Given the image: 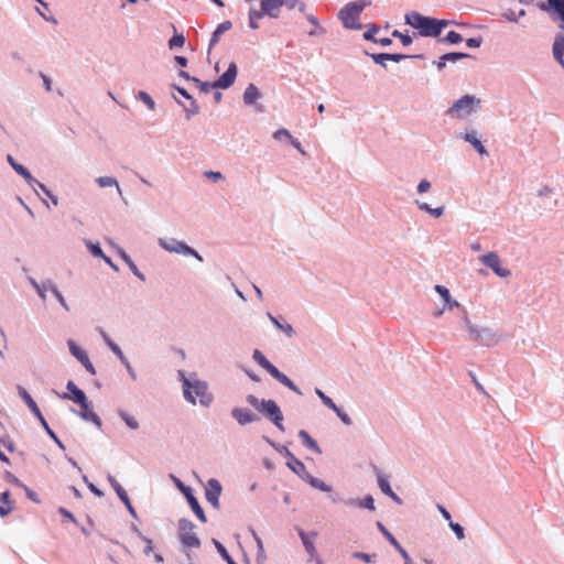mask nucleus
Segmentation results:
<instances>
[{
	"mask_svg": "<svg viewBox=\"0 0 564 564\" xmlns=\"http://www.w3.org/2000/svg\"><path fill=\"white\" fill-rule=\"evenodd\" d=\"M404 20L406 24L417 30L419 34L423 37H438L446 26L455 23L453 20L436 19L423 15L416 11L406 13Z\"/></svg>",
	"mask_w": 564,
	"mask_h": 564,
	"instance_id": "obj_1",
	"label": "nucleus"
},
{
	"mask_svg": "<svg viewBox=\"0 0 564 564\" xmlns=\"http://www.w3.org/2000/svg\"><path fill=\"white\" fill-rule=\"evenodd\" d=\"M246 402L270 421L279 431L285 432L284 416L280 405L272 399H259L254 394H248Z\"/></svg>",
	"mask_w": 564,
	"mask_h": 564,
	"instance_id": "obj_2",
	"label": "nucleus"
},
{
	"mask_svg": "<svg viewBox=\"0 0 564 564\" xmlns=\"http://www.w3.org/2000/svg\"><path fill=\"white\" fill-rule=\"evenodd\" d=\"M178 379L183 383V394L184 399L192 403L196 404V397L199 398V403L204 406H209L213 402V395L208 393V384L203 380L196 379L192 382L187 377L184 370L177 371Z\"/></svg>",
	"mask_w": 564,
	"mask_h": 564,
	"instance_id": "obj_3",
	"label": "nucleus"
},
{
	"mask_svg": "<svg viewBox=\"0 0 564 564\" xmlns=\"http://www.w3.org/2000/svg\"><path fill=\"white\" fill-rule=\"evenodd\" d=\"M369 0H357L346 3L338 12V19L347 30H361L362 24L359 22L360 15L365 8L370 6Z\"/></svg>",
	"mask_w": 564,
	"mask_h": 564,
	"instance_id": "obj_4",
	"label": "nucleus"
},
{
	"mask_svg": "<svg viewBox=\"0 0 564 564\" xmlns=\"http://www.w3.org/2000/svg\"><path fill=\"white\" fill-rule=\"evenodd\" d=\"M19 397L25 402L30 411L34 414V416L39 420L40 424L46 432V434L54 441V443L62 449L65 451L64 443L59 440L57 434L50 427L46 419L42 414L40 408L37 406L36 402L33 400L31 394L22 387H17Z\"/></svg>",
	"mask_w": 564,
	"mask_h": 564,
	"instance_id": "obj_5",
	"label": "nucleus"
},
{
	"mask_svg": "<svg viewBox=\"0 0 564 564\" xmlns=\"http://www.w3.org/2000/svg\"><path fill=\"white\" fill-rule=\"evenodd\" d=\"M480 104V99L474 95H464L446 110V115L452 118L463 119L478 111L481 108Z\"/></svg>",
	"mask_w": 564,
	"mask_h": 564,
	"instance_id": "obj_6",
	"label": "nucleus"
},
{
	"mask_svg": "<svg viewBox=\"0 0 564 564\" xmlns=\"http://www.w3.org/2000/svg\"><path fill=\"white\" fill-rule=\"evenodd\" d=\"M262 440L288 459L286 466L300 478L307 470L303 462L296 458L294 454L288 448V446L276 443L265 435L262 436Z\"/></svg>",
	"mask_w": 564,
	"mask_h": 564,
	"instance_id": "obj_7",
	"label": "nucleus"
},
{
	"mask_svg": "<svg viewBox=\"0 0 564 564\" xmlns=\"http://www.w3.org/2000/svg\"><path fill=\"white\" fill-rule=\"evenodd\" d=\"M158 243L167 252L183 254L185 257H193L199 262L204 261L203 257L184 241L177 240L175 238H159Z\"/></svg>",
	"mask_w": 564,
	"mask_h": 564,
	"instance_id": "obj_8",
	"label": "nucleus"
},
{
	"mask_svg": "<svg viewBox=\"0 0 564 564\" xmlns=\"http://www.w3.org/2000/svg\"><path fill=\"white\" fill-rule=\"evenodd\" d=\"M195 528L194 522L189 519L182 518L178 520L177 536L183 547L192 549L200 546V540L195 533Z\"/></svg>",
	"mask_w": 564,
	"mask_h": 564,
	"instance_id": "obj_9",
	"label": "nucleus"
},
{
	"mask_svg": "<svg viewBox=\"0 0 564 564\" xmlns=\"http://www.w3.org/2000/svg\"><path fill=\"white\" fill-rule=\"evenodd\" d=\"M171 478L175 485V487L184 495V497L186 498L192 511L195 513V516L197 517V519L203 522V523H206L207 522V518H206V514H205V511L204 509L202 508L198 499L195 497L194 492H193V489L185 485L181 479H178L177 477H175L174 475H171Z\"/></svg>",
	"mask_w": 564,
	"mask_h": 564,
	"instance_id": "obj_10",
	"label": "nucleus"
},
{
	"mask_svg": "<svg viewBox=\"0 0 564 564\" xmlns=\"http://www.w3.org/2000/svg\"><path fill=\"white\" fill-rule=\"evenodd\" d=\"M470 339L481 346L494 347L499 344L500 336L490 327H480L470 329Z\"/></svg>",
	"mask_w": 564,
	"mask_h": 564,
	"instance_id": "obj_11",
	"label": "nucleus"
},
{
	"mask_svg": "<svg viewBox=\"0 0 564 564\" xmlns=\"http://www.w3.org/2000/svg\"><path fill=\"white\" fill-rule=\"evenodd\" d=\"M373 471L377 477V484L383 495L391 498L397 505H403V500L392 490L390 486V475L384 474L378 466L373 465Z\"/></svg>",
	"mask_w": 564,
	"mask_h": 564,
	"instance_id": "obj_12",
	"label": "nucleus"
},
{
	"mask_svg": "<svg viewBox=\"0 0 564 564\" xmlns=\"http://www.w3.org/2000/svg\"><path fill=\"white\" fill-rule=\"evenodd\" d=\"M479 261L490 268L500 278H508L511 275V271L509 269L501 267L500 257L495 251H489L480 256Z\"/></svg>",
	"mask_w": 564,
	"mask_h": 564,
	"instance_id": "obj_13",
	"label": "nucleus"
},
{
	"mask_svg": "<svg viewBox=\"0 0 564 564\" xmlns=\"http://www.w3.org/2000/svg\"><path fill=\"white\" fill-rule=\"evenodd\" d=\"M230 415L240 426H246L261 420L257 413L252 412L248 408H232Z\"/></svg>",
	"mask_w": 564,
	"mask_h": 564,
	"instance_id": "obj_14",
	"label": "nucleus"
},
{
	"mask_svg": "<svg viewBox=\"0 0 564 564\" xmlns=\"http://www.w3.org/2000/svg\"><path fill=\"white\" fill-rule=\"evenodd\" d=\"M107 480L110 484V486L112 487V489L116 491L118 498L126 506V508H127L128 512L130 513V516L132 518L137 519L138 518L137 511H135L134 507L132 506L131 500H130L127 491L122 488V486L117 481V479L112 475L109 474L108 477H107Z\"/></svg>",
	"mask_w": 564,
	"mask_h": 564,
	"instance_id": "obj_15",
	"label": "nucleus"
},
{
	"mask_svg": "<svg viewBox=\"0 0 564 564\" xmlns=\"http://www.w3.org/2000/svg\"><path fill=\"white\" fill-rule=\"evenodd\" d=\"M78 405L82 409L80 411H77L76 409L70 408V412L78 415L82 420H84L86 422H91L94 425H96L98 429H100L102 425V421L99 417V415L93 411L91 402L88 401V399L86 398V404H84V405L78 404Z\"/></svg>",
	"mask_w": 564,
	"mask_h": 564,
	"instance_id": "obj_16",
	"label": "nucleus"
},
{
	"mask_svg": "<svg viewBox=\"0 0 564 564\" xmlns=\"http://www.w3.org/2000/svg\"><path fill=\"white\" fill-rule=\"evenodd\" d=\"M67 392L57 393V395L63 400H72L76 404H86V393L77 387V384L69 380L66 383Z\"/></svg>",
	"mask_w": 564,
	"mask_h": 564,
	"instance_id": "obj_17",
	"label": "nucleus"
},
{
	"mask_svg": "<svg viewBox=\"0 0 564 564\" xmlns=\"http://www.w3.org/2000/svg\"><path fill=\"white\" fill-rule=\"evenodd\" d=\"M377 528L381 532V534L387 539V541L395 549V552H399L402 558L404 560V564H413L411 557L406 550L398 542L394 535L384 527V524L380 521L377 522Z\"/></svg>",
	"mask_w": 564,
	"mask_h": 564,
	"instance_id": "obj_18",
	"label": "nucleus"
},
{
	"mask_svg": "<svg viewBox=\"0 0 564 564\" xmlns=\"http://www.w3.org/2000/svg\"><path fill=\"white\" fill-rule=\"evenodd\" d=\"M221 491V484L216 478L208 479L205 490V498L215 509H219V497Z\"/></svg>",
	"mask_w": 564,
	"mask_h": 564,
	"instance_id": "obj_19",
	"label": "nucleus"
},
{
	"mask_svg": "<svg viewBox=\"0 0 564 564\" xmlns=\"http://www.w3.org/2000/svg\"><path fill=\"white\" fill-rule=\"evenodd\" d=\"M238 67L235 62L229 63L228 68L215 80L217 89H228L237 78Z\"/></svg>",
	"mask_w": 564,
	"mask_h": 564,
	"instance_id": "obj_20",
	"label": "nucleus"
},
{
	"mask_svg": "<svg viewBox=\"0 0 564 564\" xmlns=\"http://www.w3.org/2000/svg\"><path fill=\"white\" fill-rule=\"evenodd\" d=\"M295 529L297 531L299 536L302 540V543H303V546H304L306 553L311 557H316L317 551H316V547L314 544V540L317 538V532L316 531L306 532L300 527H296Z\"/></svg>",
	"mask_w": 564,
	"mask_h": 564,
	"instance_id": "obj_21",
	"label": "nucleus"
},
{
	"mask_svg": "<svg viewBox=\"0 0 564 564\" xmlns=\"http://www.w3.org/2000/svg\"><path fill=\"white\" fill-rule=\"evenodd\" d=\"M471 54L465 52H449L443 54L437 61H433L432 64L436 66L438 72H442L446 64L455 63L459 59L471 58Z\"/></svg>",
	"mask_w": 564,
	"mask_h": 564,
	"instance_id": "obj_22",
	"label": "nucleus"
},
{
	"mask_svg": "<svg viewBox=\"0 0 564 564\" xmlns=\"http://www.w3.org/2000/svg\"><path fill=\"white\" fill-rule=\"evenodd\" d=\"M7 162L17 172V174H19L21 177H23L25 180V182L33 189H35V183H37V180L35 177H33V175L30 173V171L24 165L18 163L11 154L7 155Z\"/></svg>",
	"mask_w": 564,
	"mask_h": 564,
	"instance_id": "obj_23",
	"label": "nucleus"
},
{
	"mask_svg": "<svg viewBox=\"0 0 564 564\" xmlns=\"http://www.w3.org/2000/svg\"><path fill=\"white\" fill-rule=\"evenodd\" d=\"M460 138L471 144L474 149L479 153L480 156L488 155V151L479 140L477 131L475 129L466 130L465 133L460 134Z\"/></svg>",
	"mask_w": 564,
	"mask_h": 564,
	"instance_id": "obj_24",
	"label": "nucleus"
},
{
	"mask_svg": "<svg viewBox=\"0 0 564 564\" xmlns=\"http://www.w3.org/2000/svg\"><path fill=\"white\" fill-rule=\"evenodd\" d=\"M284 0H261L260 11L271 19L279 18V10L283 7Z\"/></svg>",
	"mask_w": 564,
	"mask_h": 564,
	"instance_id": "obj_25",
	"label": "nucleus"
},
{
	"mask_svg": "<svg viewBox=\"0 0 564 564\" xmlns=\"http://www.w3.org/2000/svg\"><path fill=\"white\" fill-rule=\"evenodd\" d=\"M343 503L346 507H358L360 509H367L369 511H375V499L371 495H367L364 498H349L347 500H343Z\"/></svg>",
	"mask_w": 564,
	"mask_h": 564,
	"instance_id": "obj_26",
	"label": "nucleus"
},
{
	"mask_svg": "<svg viewBox=\"0 0 564 564\" xmlns=\"http://www.w3.org/2000/svg\"><path fill=\"white\" fill-rule=\"evenodd\" d=\"M270 376L274 378L278 382L296 393L297 395H302L301 389L282 371L275 368Z\"/></svg>",
	"mask_w": 564,
	"mask_h": 564,
	"instance_id": "obj_27",
	"label": "nucleus"
},
{
	"mask_svg": "<svg viewBox=\"0 0 564 564\" xmlns=\"http://www.w3.org/2000/svg\"><path fill=\"white\" fill-rule=\"evenodd\" d=\"M434 290L442 297L443 303H444V308L453 310L454 307L460 306V304L456 300L452 299L451 292L446 286L436 284L434 286Z\"/></svg>",
	"mask_w": 564,
	"mask_h": 564,
	"instance_id": "obj_28",
	"label": "nucleus"
},
{
	"mask_svg": "<svg viewBox=\"0 0 564 564\" xmlns=\"http://www.w3.org/2000/svg\"><path fill=\"white\" fill-rule=\"evenodd\" d=\"M232 28V23L229 20H226L218 24V26L215 29V31L212 33L209 45H208V53H210L212 48L219 42L220 35L227 31H229Z\"/></svg>",
	"mask_w": 564,
	"mask_h": 564,
	"instance_id": "obj_29",
	"label": "nucleus"
},
{
	"mask_svg": "<svg viewBox=\"0 0 564 564\" xmlns=\"http://www.w3.org/2000/svg\"><path fill=\"white\" fill-rule=\"evenodd\" d=\"M301 479L315 489H318L323 492H332V486H329L326 482H324L323 480L312 476L307 470L303 474Z\"/></svg>",
	"mask_w": 564,
	"mask_h": 564,
	"instance_id": "obj_30",
	"label": "nucleus"
},
{
	"mask_svg": "<svg viewBox=\"0 0 564 564\" xmlns=\"http://www.w3.org/2000/svg\"><path fill=\"white\" fill-rule=\"evenodd\" d=\"M174 99L177 102V105L184 109L186 120H191L194 116L199 113L200 108L195 98L188 100V106H186L183 101L178 100L175 96Z\"/></svg>",
	"mask_w": 564,
	"mask_h": 564,
	"instance_id": "obj_31",
	"label": "nucleus"
},
{
	"mask_svg": "<svg viewBox=\"0 0 564 564\" xmlns=\"http://www.w3.org/2000/svg\"><path fill=\"white\" fill-rule=\"evenodd\" d=\"M261 96L259 88L254 84H249L243 91V102L247 106L254 105Z\"/></svg>",
	"mask_w": 564,
	"mask_h": 564,
	"instance_id": "obj_32",
	"label": "nucleus"
},
{
	"mask_svg": "<svg viewBox=\"0 0 564 564\" xmlns=\"http://www.w3.org/2000/svg\"><path fill=\"white\" fill-rule=\"evenodd\" d=\"M299 437L302 441V444L308 449L313 451L316 454H322V448L318 443L308 434L305 430L299 431Z\"/></svg>",
	"mask_w": 564,
	"mask_h": 564,
	"instance_id": "obj_33",
	"label": "nucleus"
},
{
	"mask_svg": "<svg viewBox=\"0 0 564 564\" xmlns=\"http://www.w3.org/2000/svg\"><path fill=\"white\" fill-rule=\"evenodd\" d=\"M118 254L139 280L145 281V275L138 269L131 257L123 249L118 248Z\"/></svg>",
	"mask_w": 564,
	"mask_h": 564,
	"instance_id": "obj_34",
	"label": "nucleus"
},
{
	"mask_svg": "<svg viewBox=\"0 0 564 564\" xmlns=\"http://www.w3.org/2000/svg\"><path fill=\"white\" fill-rule=\"evenodd\" d=\"M539 9L553 14L555 12L564 10V0H546L538 4Z\"/></svg>",
	"mask_w": 564,
	"mask_h": 564,
	"instance_id": "obj_35",
	"label": "nucleus"
},
{
	"mask_svg": "<svg viewBox=\"0 0 564 564\" xmlns=\"http://www.w3.org/2000/svg\"><path fill=\"white\" fill-rule=\"evenodd\" d=\"M10 490L0 494V517H7L13 510V501L10 500Z\"/></svg>",
	"mask_w": 564,
	"mask_h": 564,
	"instance_id": "obj_36",
	"label": "nucleus"
},
{
	"mask_svg": "<svg viewBox=\"0 0 564 564\" xmlns=\"http://www.w3.org/2000/svg\"><path fill=\"white\" fill-rule=\"evenodd\" d=\"M267 317L279 330L283 332L289 338H292L294 336L295 332L291 324L281 323L279 318L272 315L270 312L267 313Z\"/></svg>",
	"mask_w": 564,
	"mask_h": 564,
	"instance_id": "obj_37",
	"label": "nucleus"
},
{
	"mask_svg": "<svg viewBox=\"0 0 564 564\" xmlns=\"http://www.w3.org/2000/svg\"><path fill=\"white\" fill-rule=\"evenodd\" d=\"M252 359L269 375L276 368L271 361L267 359V357L259 349L253 350Z\"/></svg>",
	"mask_w": 564,
	"mask_h": 564,
	"instance_id": "obj_38",
	"label": "nucleus"
},
{
	"mask_svg": "<svg viewBox=\"0 0 564 564\" xmlns=\"http://www.w3.org/2000/svg\"><path fill=\"white\" fill-rule=\"evenodd\" d=\"M552 55L553 58L562 65L564 63V39L561 41H553L552 45Z\"/></svg>",
	"mask_w": 564,
	"mask_h": 564,
	"instance_id": "obj_39",
	"label": "nucleus"
},
{
	"mask_svg": "<svg viewBox=\"0 0 564 564\" xmlns=\"http://www.w3.org/2000/svg\"><path fill=\"white\" fill-rule=\"evenodd\" d=\"M552 20L557 23L558 32L555 34L554 41L564 39V10L550 14Z\"/></svg>",
	"mask_w": 564,
	"mask_h": 564,
	"instance_id": "obj_40",
	"label": "nucleus"
},
{
	"mask_svg": "<svg viewBox=\"0 0 564 564\" xmlns=\"http://www.w3.org/2000/svg\"><path fill=\"white\" fill-rule=\"evenodd\" d=\"M213 543L217 550V552L219 553V555L221 556V558L227 563V564H237L236 561L231 557V555L228 553L227 549L224 546L223 543H220L218 540L216 539H213Z\"/></svg>",
	"mask_w": 564,
	"mask_h": 564,
	"instance_id": "obj_41",
	"label": "nucleus"
},
{
	"mask_svg": "<svg viewBox=\"0 0 564 564\" xmlns=\"http://www.w3.org/2000/svg\"><path fill=\"white\" fill-rule=\"evenodd\" d=\"M96 182L98 183V185L100 187H111V186H116L119 195H122V192H121V188L119 186V183L117 181V178L112 177V176H99Z\"/></svg>",
	"mask_w": 564,
	"mask_h": 564,
	"instance_id": "obj_42",
	"label": "nucleus"
},
{
	"mask_svg": "<svg viewBox=\"0 0 564 564\" xmlns=\"http://www.w3.org/2000/svg\"><path fill=\"white\" fill-rule=\"evenodd\" d=\"M118 414L119 416L121 417V420L131 429V430H138L139 429V422L138 420L130 415L127 411L124 410H118Z\"/></svg>",
	"mask_w": 564,
	"mask_h": 564,
	"instance_id": "obj_43",
	"label": "nucleus"
},
{
	"mask_svg": "<svg viewBox=\"0 0 564 564\" xmlns=\"http://www.w3.org/2000/svg\"><path fill=\"white\" fill-rule=\"evenodd\" d=\"M68 348H69V352L79 361L82 362V360L87 357V352L82 349L74 340H68Z\"/></svg>",
	"mask_w": 564,
	"mask_h": 564,
	"instance_id": "obj_44",
	"label": "nucleus"
},
{
	"mask_svg": "<svg viewBox=\"0 0 564 564\" xmlns=\"http://www.w3.org/2000/svg\"><path fill=\"white\" fill-rule=\"evenodd\" d=\"M248 18H249V26L252 30H258L260 28L259 23H258V20L262 19L263 14L261 13L260 10H257L254 8H250V10L248 12Z\"/></svg>",
	"mask_w": 564,
	"mask_h": 564,
	"instance_id": "obj_45",
	"label": "nucleus"
},
{
	"mask_svg": "<svg viewBox=\"0 0 564 564\" xmlns=\"http://www.w3.org/2000/svg\"><path fill=\"white\" fill-rule=\"evenodd\" d=\"M364 53L367 56H369L373 61L375 64L383 67L384 69L388 67L387 62L389 59H388L387 53H369L368 51H364Z\"/></svg>",
	"mask_w": 564,
	"mask_h": 564,
	"instance_id": "obj_46",
	"label": "nucleus"
},
{
	"mask_svg": "<svg viewBox=\"0 0 564 564\" xmlns=\"http://www.w3.org/2000/svg\"><path fill=\"white\" fill-rule=\"evenodd\" d=\"M366 26L367 31L362 34L364 40L377 43L376 34L379 32L380 28L376 23H369Z\"/></svg>",
	"mask_w": 564,
	"mask_h": 564,
	"instance_id": "obj_47",
	"label": "nucleus"
},
{
	"mask_svg": "<svg viewBox=\"0 0 564 564\" xmlns=\"http://www.w3.org/2000/svg\"><path fill=\"white\" fill-rule=\"evenodd\" d=\"M463 41V36L460 33L456 31H449L444 37L438 39V42L441 43H448V44H458Z\"/></svg>",
	"mask_w": 564,
	"mask_h": 564,
	"instance_id": "obj_48",
	"label": "nucleus"
},
{
	"mask_svg": "<svg viewBox=\"0 0 564 564\" xmlns=\"http://www.w3.org/2000/svg\"><path fill=\"white\" fill-rule=\"evenodd\" d=\"M185 44V36L183 33L174 32V35L169 40L170 50L182 47Z\"/></svg>",
	"mask_w": 564,
	"mask_h": 564,
	"instance_id": "obj_49",
	"label": "nucleus"
},
{
	"mask_svg": "<svg viewBox=\"0 0 564 564\" xmlns=\"http://www.w3.org/2000/svg\"><path fill=\"white\" fill-rule=\"evenodd\" d=\"M137 98L140 101H142L148 107L149 110L155 109V107H156L155 101L147 91L140 90L137 95Z\"/></svg>",
	"mask_w": 564,
	"mask_h": 564,
	"instance_id": "obj_50",
	"label": "nucleus"
},
{
	"mask_svg": "<svg viewBox=\"0 0 564 564\" xmlns=\"http://www.w3.org/2000/svg\"><path fill=\"white\" fill-rule=\"evenodd\" d=\"M194 84L199 88L203 94H209L212 89H217V85L214 82H202L199 78L194 79Z\"/></svg>",
	"mask_w": 564,
	"mask_h": 564,
	"instance_id": "obj_51",
	"label": "nucleus"
},
{
	"mask_svg": "<svg viewBox=\"0 0 564 564\" xmlns=\"http://www.w3.org/2000/svg\"><path fill=\"white\" fill-rule=\"evenodd\" d=\"M53 286H54V282L50 279L41 282V285L36 290V293L42 301L46 300V293H47V291H51V288H53Z\"/></svg>",
	"mask_w": 564,
	"mask_h": 564,
	"instance_id": "obj_52",
	"label": "nucleus"
},
{
	"mask_svg": "<svg viewBox=\"0 0 564 564\" xmlns=\"http://www.w3.org/2000/svg\"><path fill=\"white\" fill-rule=\"evenodd\" d=\"M86 247L94 257L102 258L105 256V252L102 251L99 242H91L90 240H86Z\"/></svg>",
	"mask_w": 564,
	"mask_h": 564,
	"instance_id": "obj_53",
	"label": "nucleus"
},
{
	"mask_svg": "<svg viewBox=\"0 0 564 564\" xmlns=\"http://www.w3.org/2000/svg\"><path fill=\"white\" fill-rule=\"evenodd\" d=\"M352 557L361 560L366 563H375L378 555L376 553L369 554V553L357 551V552L352 553Z\"/></svg>",
	"mask_w": 564,
	"mask_h": 564,
	"instance_id": "obj_54",
	"label": "nucleus"
},
{
	"mask_svg": "<svg viewBox=\"0 0 564 564\" xmlns=\"http://www.w3.org/2000/svg\"><path fill=\"white\" fill-rule=\"evenodd\" d=\"M36 187L40 188L45 194V196H47L51 199L53 205H55V206L58 205V197L56 195H54L43 183L37 181V183H35V189H34L35 192H36Z\"/></svg>",
	"mask_w": 564,
	"mask_h": 564,
	"instance_id": "obj_55",
	"label": "nucleus"
},
{
	"mask_svg": "<svg viewBox=\"0 0 564 564\" xmlns=\"http://www.w3.org/2000/svg\"><path fill=\"white\" fill-rule=\"evenodd\" d=\"M332 411H334L336 413V415L340 419V421L345 425L349 426V425L352 424V421H351L350 416L341 408H339L337 404L332 409Z\"/></svg>",
	"mask_w": 564,
	"mask_h": 564,
	"instance_id": "obj_56",
	"label": "nucleus"
},
{
	"mask_svg": "<svg viewBox=\"0 0 564 564\" xmlns=\"http://www.w3.org/2000/svg\"><path fill=\"white\" fill-rule=\"evenodd\" d=\"M391 35L392 37L399 39L403 46H409L413 42L412 37L408 33L403 34L399 30H393Z\"/></svg>",
	"mask_w": 564,
	"mask_h": 564,
	"instance_id": "obj_57",
	"label": "nucleus"
},
{
	"mask_svg": "<svg viewBox=\"0 0 564 564\" xmlns=\"http://www.w3.org/2000/svg\"><path fill=\"white\" fill-rule=\"evenodd\" d=\"M315 393L317 394V397L321 399V401L323 402V404L325 406H327L328 409H333L336 403L333 401L332 398H329L328 395H326L321 389L316 388L315 389Z\"/></svg>",
	"mask_w": 564,
	"mask_h": 564,
	"instance_id": "obj_58",
	"label": "nucleus"
},
{
	"mask_svg": "<svg viewBox=\"0 0 564 564\" xmlns=\"http://www.w3.org/2000/svg\"><path fill=\"white\" fill-rule=\"evenodd\" d=\"M51 292L53 293V295L55 296V299L58 301V303L62 305V307L68 312L69 311V306L64 297V295L59 292V290L57 289V286L54 284L53 288H51Z\"/></svg>",
	"mask_w": 564,
	"mask_h": 564,
	"instance_id": "obj_59",
	"label": "nucleus"
},
{
	"mask_svg": "<svg viewBox=\"0 0 564 564\" xmlns=\"http://www.w3.org/2000/svg\"><path fill=\"white\" fill-rule=\"evenodd\" d=\"M273 138L274 140L276 141H290L292 139V134L290 133V131L288 129H284V128H281V129H278L274 133H273Z\"/></svg>",
	"mask_w": 564,
	"mask_h": 564,
	"instance_id": "obj_60",
	"label": "nucleus"
},
{
	"mask_svg": "<svg viewBox=\"0 0 564 564\" xmlns=\"http://www.w3.org/2000/svg\"><path fill=\"white\" fill-rule=\"evenodd\" d=\"M448 527L451 528V530L454 532L458 540H463L465 538V530L459 523L454 522L452 520L451 522H448Z\"/></svg>",
	"mask_w": 564,
	"mask_h": 564,
	"instance_id": "obj_61",
	"label": "nucleus"
},
{
	"mask_svg": "<svg viewBox=\"0 0 564 564\" xmlns=\"http://www.w3.org/2000/svg\"><path fill=\"white\" fill-rule=\"evenodd\" d=\"M109 348L118 357V359L121 361V364H123L128 360V358L122 352V349L116 343H111Z\"/></svg>",
	"mask_w": 564,
	"mask_h": 564,
	"instance_id": "obj_62",
	"label": "nucleus"
},
{
	"mask_svg": "<svg viewBox=\"0 0 564 564\" xmlns=\"http://www.w3.org/2000/svg\"><path fill=\"white\" fill-rule=\"evenodd\" d=\"M389 62L400 63L403 59L410 58L408 54L401 53H387Z\"/></svg>",
	"mask_w": 564,
	"mask_h": 564,
	"instance_id": "obj_63",
	"label": "nucleus"
},
{
	"mask_svg": "<svg viewBox=\"0 0 564 564\" xmlns=\"http://www.w3.org/2000/svg\"><path fill=\"white\" fill-rule=\"evenodd\" d=\"M22 489L25 491V495L30 500H32L35 503L41 502L39 495L33 489H31L26 485H24Z\"/></svg>",
	"mask_w": 564,
	"mask_h": 564,
	"instance_id": "obj_64",
	"label": "nucleus"
}]
</instances>
